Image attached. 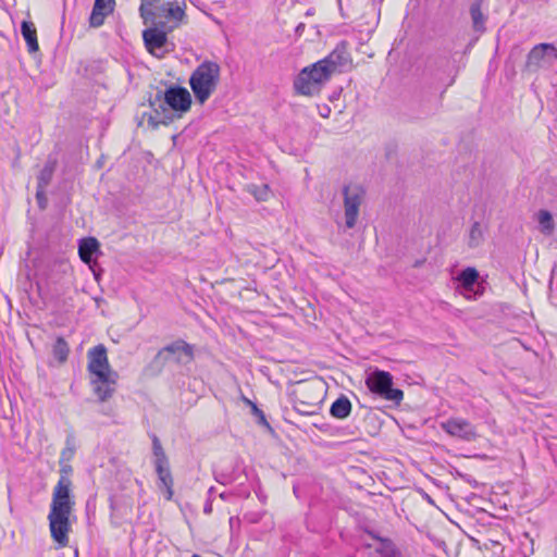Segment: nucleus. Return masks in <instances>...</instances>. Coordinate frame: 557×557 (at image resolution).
Listing matches in <instances>:
<instances>
[{"mask_svg": "<svg viewBox=\"0 0 557 557\" xmlns=\"http://www.w3.org/2000/svg\"><path fill=\"white\" fill-rule=\"evenodd\" d=\"M221 79V66L215 61L205 60L190 74L189 86L195 99L203 104L216 90Z\"/></svg>", "mask_w": 557, "mask_h": 557, "instance_id": "3", "label": "nucleus"}, {"mask_svg": "<svg viewBox=\"0 0 557 557\" xmlns=\"http://www.w3.org/2000/svg\"><path fill=\"white\" fill-rule=\"evenodd\" d=\"M351 412V403L346 396L338 397L330 408V413L336 419H345Z\"/></svg>", "mask_w": 557, "mask_h": 557, "instance_id": "17", "label": "nucleus"}, {"mask_svg": "<svg viewBox=\"0 0 557 557\" xmlns=\"http://www.w3.org/2000/svg\"><path fill=\"white\" fill-rule=\"evenodd\" d=\"M159 2L160 0H141L139 13L145 24H147L149 21H153L156 14L151 11L150 8L154 7Z\"/></svg>", "mask_w": 557, "mask_h": 557, "instance_id": "23", "label": "nucleus"}, {"mask_svg": "<svg viewBox=\"0 0 557 557\" xmlns=\"http://www.w3.org/2000/svg\"><path fill=\"white\" fill-rule=\"evenodd\" d=\"M60 466H61V469H60V479L59 480H63L64 478L66 480H71L70 474L73 471L72 466L69 462L60 463Z\"/></svg>", "mask_w": 557, "mask_h": 557, "instance_id": "32", "label": "nucleus"}, {"mask_svg": "<svg viewBox=\"0 0 557 557\" xmlns=\"http://www.w3.org/2000/svg\"><path fill=\"white\" fill-rule=\"evenodd\" d=\"M87 358V370L91 375L90 384L92 391L100 401H106L115 392L119 374L110 367L104 345L99 344L89 349Z\"/></svg>", "mask_w": 557, "mask_h": 557, "instance_id": "2", "label": "nucleus"}, {"mask_svg": "<svg viewBox=\"0 0 557 557\" xmlns=\"http://www.w3.org/2000/svg\"><path fill=\"white\" fill-rule=\"evenodd\" d=\"M247 191L251 194L257 201H265L270 195V188L267 184L255 185L250 184L247 186Z\"/></svg>", "mask_w": 557, "mask_h": 557, "instance_id": "24", "label": "nucleus"}, {"mask_svg": "<svg viewBox=\"0 0 557 557\" xmlns=\"http://www.w3.org/2000/svg\"><path fill=\"white\" fill-rule=\"evenodd\" d=\"M232 496V493H226V492H223L220 494V498L223 499V500H228Z\"/></svg>", "mask_w": 557, "mask_h": 557, "instance_id": "36", "label": "nucleus"}, {"mask_svg": "<svg viewBox=\"0 0 557 557\" xmlns=\"http://www.w3.org/2000/svg\"><path fill=\"white\" fill-rule=\"evenodd\" d=\"M442 429L451 436L463 441H473L478 434L475 428L467 420L461 418H450L441 424Z\"/></svg>", "mask_w": 557, "mask_h": 557, "instance_id": "12", "label": "nucleus"}, {"mask_svg": "<svg viewBox=\"0 0 557 557\" xmlns=\"http://www.w3.org/2000/svg\"><path fill=\"white\" fill-rule=\"evenodd\" d=\"M149 103L152 108L158 104L161 111L166 114L164 120H157L152 115L149 116L148 124L156 128L159 124H168L166 120H171L165 106L177 112H187L191 106V96L185 87L170 86L164 92L159 90L154 99L149 100Z\"/></svg>", "mask_w": 557, "mask_h": 557, "instance_id": "4", "label": "nucleus"}, {"mask_svg": "<svg viewBox=\"0 0 557 557\" xmlns=\"http://www.w3.org/2000/svg\"><path fill=\"white\" fill-rule=\"evenodd\" d=\"M366 384L372 393L397 405L404 398L401 389L393 388V376L389 372L376 369L367 376Z\"/></svg>", "mask_w": 557, "mask_h": 557, "instance_id": "6", "label": "nucleus"}, {"mask_svg": "<svg viewBox=\"0 0 557 557\" xmlns=\"http://www.w3.org/2000/svg\"><path fill=\"white\" fill-rule=\"evenodd\" d=\"M470 14L472 18L473 28L476 32H484L485 30V16L483 15L481 11V4L480 2H474L470 7Z\"/></svg>", "mask_w": 557, "mask_h": 557, "instance_id": "21", "label": "nucleus"}, {"mask_svg": "<svg viewBox=\"0 0 557 557\" xmlns=\"http://www.w3.org/2000/svg\"><path fill=\"white\" fill-rule=\"evenodd\" d=\"M203 512L206 515H210L212 512V502L210 498L206 502V504L203 506Z\"/></svg>", "mask_w": 557, "mask_h": 557, "instance_id": "35", "label": "nucleus"}, {"mask_svg": "<svg viewBox=\"0 0 557 557\" xmlns=\"http://www.w3.org/2000/svg\"><path fill=\"white\" fill-rule=\"evenodd\" d=\"M21 33L26 41L29 52L38 51L37 30L33 22L23 21L21 25Z\"/></svg>", "mask_w": 557, "mask_h": 557, "instance_id": "16", "label": "nucleus"}, {"mask_svg": "<svg viewBox=\"0 0 557 557\" xmlns=\"http://www.w3.org/2000/svg\"><path fill=\"white\" fill-rule=\"evenodd\" d=\"M478 278V271L474 268H467L460 272L457 280L465 292H473Z\"/></svg>", "mask_w": 557, "mask_h": 557, "instance_id": "18", "label": "nucleus"}, {"mask_svg": "<svg viewBox=\"0 0 557 557\" xmlns=\"http://www.w3.org/2000/svg\"><path fill=\"white\" fill-rule=\"evenodd\" d=\"M154 467L159 479V487H164L165 498L170 500L173 497V478L170 471L169 459L164 462L154 461Z\"/></svg>", "mask_w": 557, "mask_h": 557, "instance_id": "15", "label": "nucleus"}, {"mask_svg": "<svg viewBox=\"0 0 557 557\" xmlns=\"http://www.w3.org/2000/svg\"><path fill=\"white\" fill-rule=\"evenodd\" d=\"M483 240V227L480 222H474L470 228L469 233V247L475 248Z\"/></svg>", "mask_w": 557, "mask_h": 557, "instance_id": "22", "label": "nucleus"}, {"mask_svg": "<svg viewBox=\"0 0 557 557\" xmlns=\"http://www.w3.org/2000/svg\"><path fill=\"white\" fill-rule=\"evenodd\" d=\"M146 49L158 59L164 58L170 49L166 33L158 27H150L143 32Z\"/></svg>", "mask_w": 557, "mask_h": 557, "instance_id": "10", "label": "nucleus"}, {"mask_svg": "<svg viewBox=\"0 0 557 557\" xmlns=\"http://www.w3.org/2000/svg\"><path fill=\"white\" fill-rule=\"evenodd\" d=\"M36 200H37V206H38L39 210L44 211L47 209L48 198L46 195V189H44V188L36 189Z\"/></svg>", "mask_w": 557, "mask_h": 557, "instance_id": "31", "label": "nucleus"}, {"mask_svg": "<svg viewBox=\"0 0 557 557\" xmlns=\"http://www.w3.org/2000/svg\"><path fill=\"white\" fill-rule=\"evenodd\" d=\"M71 487V480L64 478L58 481L53 488L48 515L51 537L60 547L69 545V532L71 531L70 516L75 505Z\"/></svg>", "mask_w": 557, "mask_h": 557, "instance_id": "1", "label": "nucleus"}, {"mask_svg": "<svg viewBox=\"0 0 557 557\" xmlns=\"http://www.w3.org/2000/svg\"><path fill=\"white\" fill-rule=\"evenodd\" d=\"M325 110H326V111H323V113L321 112V115H322L323 117H326V116H327V114H329V112H330V109H329V108H326Z\"/></svg>", "mask_w": 557, "mask_h": 557, "instance_id": "39", "label": "nucleus"}, {"mask_svg": "<svg viewBox=\"0 0 557 557\" xmlns=\"http://www.w3.org/2000/svg\"><path fill=\"white\" fill-rule=\"evenodd\" d=\"M215 480L223 485L231 484L234 481V479L231 475L223 473L215 476Z\"/></svg>", "mask_w": 557, "mask_h": 557, "instance_id": "34", "label": "nucleus"}, {"mask_svg": "<svg viewBox=\"0 0 557 557\" xmlns=\"http://www.w3.org/2000/svg\"><path fill=\"white\" fill-rule=\"evenodd\" d=\"M557 61V47L553 44H539L534 46L527 57V67L536 71L549 66Z\"/></svg>", "mask_w": 557, "mask_h": 557, "instance_id": "9", "label": "nucleus"}, {"mask_svg": "<svg viewBox=\"0 0 557 557\" xmlns=\"http://www.w3.org/2000/svg\"><path fill=\"white\" fill-rule=\"evenodd\" d=\"M331 76L332 74L327 65L321 63L320 60L300 71L294 81V88L299 95L313 96L320 92L322 85L325 84Z\"/></svg>", "mask_w": 557, "mask_h": 557, "instance_id": "5", "label": "nucleus"}, {"mask_svg": "<svg viewBox=\"0 0 557 557\" xmlns=\"http://www.w3.org/2000/svg\"><path fill=\"white\" fill-rule=\"evenodd\" d=\"M152 453H153V456H154V461H161V462H164L168 460V457L164 453V449L161 445V442L160 440L158 438L157 435H152Z\"/></svg>", "mask_w": 557, "mask_h": 557, "instance_id": "29", "label": "nucleus"}, {"mask_svg": "<svg viewBox=\"0 0 557 557\" xmlns=\"http://www.w3.org/2000/svg\"><path fill=\"white\" fill-rule=\"evenodd\" d=\"M246 403L251 406L252 414L258 419V423L265 425L270 428V424L267 421L264 412L257 407L256 404L250 401L249 399H246Z\"/></svg>", "mask_w": 557, "mask_h": 557, "instance_id": "30", "label": "nucleus"}, {"mask_svg": "<svg viewBox=\"0 0 557 557\" xmlns=\"http://www.w3.org/2000/svg\"><path fill=\"white\" fill-rule=\"evenodd\" d=\"M539 223L544 233L550 234L554 230V222L552 214L546 210H541L539 213Z\"/></svg>", "mask_w": 557, "mask_h": 557, "instance_id": "27", "label": "nucleus"}, {"mask_svg": "<svg viewBox=\"0 0 557 557\" xmlns=\"http://www.w3.org/2000/svg\"><path fill=\"white\" fill-rule=\"evenodd\" d=\"M345 225L352 228L358 220L360 207L366 197V189L358 184L343 187Z\"/></svg>", "mask_w": 557, "mask_h": 557, "instance_id": "7", "label": "nucleus"}, {"mask_svg": "<svg viewBox=\"0 0 557 557\" xmlns=\"http://www.w3.org/2000/svg\"><path fill=\"white\" fill-rule=\"evenodd\" d=\"M164 361H173L181 366L189 364L195 359V347L183 339L174 341L158 352Z\"/></svg>", "mask_w": 557, "mask_h": 557, "instance_id": "8", "label": "nucleus"}, {"mask_svg": "<svg viewBox=\"0 0 557 557\" xmlns=\"http://www.w3.org/2000/svg\"><path fill=\"white\" fill-rule=\"evenodd\" d=\"M325 110H326V111H323V113L321 112V115H322L323 117H326V116H327V114H329V112H330V109H329V108H326Z\"/></svg>", "mask_w": 557, "mask_h": 557, "instance_id": "38", "label": "nucleus"}, {"mask_svg": "<svg viewBox=\"0 0 557 557\" xmlns=\"http://www.w3.org/2000/svg\"><path fill=\"white\" fill-rule=\"evenodd\" d=\"M424 497L429 503L433 504L432 498L428 494H424Z\"/></svg>", "mask_w": 557, "mask_h": 557, "instance_id": "40", "label": "nucleus"}, {"mask_svg": "<svg viewBox=\"0 0 557 557\" xmlns=\"http://www.w3.org/2000/svg\"><path fill=\"white\" fill-rule=\"evenodd\" d=\"M101 253L99 242L95 237L81 239L78 245V255L81 260L91 268L96 263L97 257Z\"/></svg>", "mask_w": 557, "mask_h": 557, "instance_id": "13", "label": "nucleus"}, {"mask_svg": "<svg viewBox=\"0 0 557 557\" xmlns=\"http://www.w3.org/2000/svg\"><path fill=\"white\" fill-rule=\"evenodd\" d=\"M55 161L48 160L37 176V188L46 189L52 181L55 171Z\"/></svg>", "mask_w": 557, "mask_h": 557, "instance_id": "19", "label": "nucleus"}, {"mask_svg": "<svg viewBox=\"0 0 557 557\" xmlns=\"http://www.w3.org/2000/svg\"><path fill=\"white\" fill-rule=\"evenodd\" d=\"M52 355L59 361L64 363L70 355V346L62 336H58L52 345Z\"/></svg>", "mask_w": 557, "mask_h": 557, "instance_id": "20", "label": "nucleus"}, {"mask_svg": "<svg viewBox=\"0 0 557 557\" xmlns=\"http://www.w3.org/2000/svg\"><path fill=\"white\" fill-rule=\"evenodd\" d=\"M318 408V403H308L301 399H296L294 409L301 414H313Z\"/></svg>", "mask_w": 557, "mask_h": 557, "instance_id": "28", "label": "nucleus"}, {"mask_svg": "<svg viewBox=\"0 0 557 557\" xmlns=\"http://www.w3.org/2000/svg\"><path fill=\"white\" fill-rule=\"evenodd\" d=\"M169 8L166 9V17L175 20L177 22H182L185 17L184 8L178 4V2H169Z\"/></svg>", "mask_w": 557, "mask_h": 557, "instance_id": "25", "label": "nucleus"}, {"mask_svg": "<svg viewBox=\"0 0 557 557\" xmlns=\"http://www.w3.org/2000/svg\"><path fill=\"white\" fill-rule=\"evenodd\" d=\"M263 512H248L244 516V519L249 523H258L261 521Z\"/></svg>", "mask_w": 557, "mask_h": 557, "instance_id": "33", "label": "nucleus"}, {"mask_svg": "<svg viewBox=\"0 0 557 557\" xmlns=\"http://www.w3.org/2000/svg\"><path fill=\"white\" fill-rule=\"evenodd\" d=\"M305 28V25L302 23H300L297 27H296V32H300Z\"/></svg>", "mask_w": 557, "mask_h": 557, "instance_id": "37", "label": "nucleus"}, {"mask_svg": "<svg viewBox=\"0 0 557 557\" xmlns=\"http://www.w3.org/2000/svg\"><path fill=\"white\" fill-rule=\"evenodd\" d=\"M214 492V487H210L209 491H208V494L211 496Z\"/></svg>", "mask_w": 557, "mask_h": 557, "instance_id": "41", "label": "nucleus"}, {"mask_svg": "<svg viewBox=\"0 0 557 557\" xmlns=\"http://www.w3.org/2000/svg\"><path fill=\"white\" fill-rule=\"evenodd\" d=\"M114 4V0H95L89 16V25L95 28L100 27L104 22V17L113 12Z\"/></svg>", "mask_w": 557, "mask_h": 557, "instance_id": "14", "label": "nucleus"}, {"mask_svg": "<svg viewBox=\"0 0 557 557\" xmlns=\"http://www.w3.org/2000/svg\"><path fill=\"white\" fill-rule=\"evenodd\" d=\"M321 63L327 65L332 75L343 72L351 63L346 41H341L331 53L321 60Z\"/></svg>", "mask_w": 557, "mask_h": 557, "instance_id": "11", "label": "nucleus"}, {"mask_svg": "<svg viewBox=\"0 0 557 557\" xmlns=\"http://www.w3.org/2000/svg\"><path fill=\"white\" fill-rule=\"evenodd\" d=\"M75 454V443L73 436H67L65 441V447L61 451L60 463L70 462Z\"/></svg>", "mask_w": 557, "mask_h": 557, "instance_id": "26", "label": "nucleus"}, {"mask_svg": "<svg viewBox=\"0 0 557 557\" xmlns=\"http://www.w3.org/2000/svg\"><path fill=\"white\" fill-rule=\"evenodd\" d=\"M193 557H201V556H199V555L195 554V555H193Z\"/></svg>", "mask_w": 557, "mask_h": 557, "instance_id": "42", "label": "nucleus"}]
</instances>
